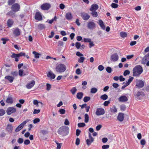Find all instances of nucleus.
I'll return each instance as SVG.
<instances>
[{
	"label": "nucleus",
	"instance_id": "nucleus-27",
	"mask_svg": "<svg viewBox=\"0 0 149 149\" xmlns=\"http://www.w3.org/2000/svg\"><path fill=\"white\" fill-rule=\"evenodd\" d=\"M83 95V93L82 92H79L77 93V97L78 99L81 100L82 98Z\"/></svg>",
	"mask_w": 149,
	"mask_h": 149
},
{
	"label": "nucleus",
	"instance_id": "nucleus-42",
	"mask_svg": "<svg viewBox=\"0 0 149 149\" xmlns=\"http://www.w3.org/2000/svg\"><path fill=\"white\" fill-rule=\"evenodd\" d=\"M56 19H57V17H56V16H54V18L49 20V23L50 24H51L54 21H56Z\"/></svg>",
	"mask_w": 149,
	"mask_h": 149
},
{
	"label": "nucleus",
	"instance_id": "nucleus-61",
	"mask_svg": "<svg viewBox=\"0 0 149 149\" xmlns=\"http://www.w3.org/2000/svg\"><path fill=\"white\" fill-rule=\"evenodd\" d=\"M47 88L46 90L47 91L49 90L51 88V85L49 84H46Z\"/></svg>",
	"mask_w": 149,
	"mask_h": 149
},
{
	"label": "nucleus",
	"instance_id": "nucleus-15",
	"mask_svg": "<svg viewBox=\"0 0 149 149\" xmlns=\"http://www.w3.org/2000/svg\"><path fill=\"white\" fill-rule=\"evenodd\" d=\"M81 17L84 20H88L90 18V15L86 13H81Z\"/></svg>",
	"mask_w": 149,
	"mask_h": 149
},
{
	"label": "nucleus",
	"instance_id": "nucleus-41",
	"mask_svg": "<svg viewBox=\"0 0 149 149\" xmlns=\"http://www.w3.org/2000/svg\"><path fill=\"white\" fill-rule=\"evenodd\" d=\"M91 11L92 12L91 14L93 16L96 17L97 16L98 14L97 12L95 11Z\"/></svg>",
	"mask_w": 149,
	"mask_h": 149
},
{
	"label": "nucleus",
	"instance_id": "nucleus-34",
	"mask_svg": "<svg viewBox=\"0 0 149 149\" xmlns=\"http://www.w3.org/2000/svg\"><path fill=\"white\" fill-rule=\"evenodd\" d=\"M85 117V122L86 123H87L88 122L89 120V116L86 113L84 115Z\"/></svg>",
	"mask_w": 149,
	"mask_h": 149
},
{
	"label": "nucleus",
	"instance_id": "nucleus-40",
	"mask_svg": "<svg viewBox=\"0 0 149 149\" xmlns=\"http://www.w3.org/2000/svg\"><path fill=\"white\" fill-rule=\"evenodd\" d=\"M85 58L83 57H81L78 58V61L79 63H82L83 62Z\"/></svg>",
	"mask_w": 149,
	"mask_h": 149
},
{
	"label": "nucleus",
	"instance_id": "nucleus-19",
	"mask_svg": "<svg viewBox=\"0 0 149 149\" xmlns=\"http://www.w3.org/2000/svg\"><path fill=\"white\" fill-rule=\"evenodd\" d=\"M13 33L15 36H17L20 34V31L19 29L17 28L15 29L13 31Z\"/></svg>",
	"mask_w": 149,
	"mask_h": 149
},
{
	"label": "nucleus",
	"instance_id": "nucleus-12",
	"mask_svg": "<svg viewBox=\"0 0 149 149\" xmlns=\"http://www.w3.org/2000/svg\"><path fill=\"white\" fill-rule=\"evenodd\" d=\"M47 76L51 79H54L56 77L55 74L51 71H50L47 72Z\"/></svg>",
	"mask_w": 149,
	"mask_h": 149
},
{
	"label": "nucleus",
	"instance_id": "nucleus-30",
	"mask_svg": "<svg viewBox=\"0 0 149 149\" xmlns=\"http://www.w3.org/2000/svg\"><path fill=\"white\" fill-rule=\"evenodd\" d=\"M94 139H87L86 140V142L87 145L88 146H90L91 144L93 142Z\"/></svg>",
	"mask_w": 149,
	"mask_h": 149
},
{
	"label": "nucleus",
	"instance_id": "nucleus-51",
	"mask_svg": "<svg viewBox=\"0 0 149 149\" xmlns=\"http://www.w3.org/2000/svg\"><path fill=\"white\" fill-rule=\"evenodd\" d=\"M106 71L109 73H110L112 71V69L111 67H108L106 69Z\"/></svg>",
	"mask_w": 149,
	"mask_h": 149
},
{
	"label": "nucleus",
	"instance_id": "nucleus-2",
	"mask_svg": "<svg viewBox=\"0 0 149 149\" xmlns=\"http://www.w3.org/2000/svg\"><path fill=\"white\" fill-rule=\"evenodd\" d=\"M143 72L142 67L140 65L135 67L133 69V75L134 76H139Z\"/></svg>",
	"mask_w": 149,
	"mask_h": 149
},
{
	"label": "nucleus",
	"instance_id": "nucleus-39",
	"mask_svg": "<svg viewBox=\"0 0 149 149\" xmlns=\"http://www.w3.org/2000/svg\"><path fill=\"white\" fill-rule=\"evenodd\" d=\"M129 79H128V81L126 82V83L127 84V85H129L130 83L134 79V77H130Z\"/></svg>",
	"mask_w": 149,
	"mask_h": 149
},
{
	"label": "nucleus",
	"instance_id": "nucleus-53",
	"mask_svg": "<svg viewBox=\"0 0 149 149\" xmlns=\"http://www.w3.org/2000/svg\"><path fill=\"white\" fill-rule=\"evenodd\" d=\"M83 40L85 42H90L91 41V39L89 38H85Z\"/></svg>",
	"mask_w": 149,
	"mask_h": 149
},
{
	"label": "nucleus",
	"instance_id": "nucleus-20",
	"mask_svg": "<svg viewBox=\"0 0 149 149\" xmlns=\"http://www.w3.org/2000/svg\"><path fill=\"white\" fill-rule=\"evenodd\" d=\"M14 22L11 19H9L7 22V26L8 27H11L13 24Z\"/></svg>",
	"mask_w": 149,
	"mask_h": 149
},
{
	"label": "nucleus",
	"instance_id": "nucleus-54",
	"mask_svg": "<svg viewBox=\"0 0 149 149\" xmlns=\"http://www.w3.org/2000/svg\"><path fill=\"white\" fill-rule=\"evenodd\" d=\"M40 121V119L39 118H37L33 120V123L34 124H36L37 123H38Z\"/></svg>",
	"mask_w": 149,
	"mask_h": 149
},
{
	"label": "nucleus",
	"instance_id": "nucleus-3",
	"mask_svg": "<svg viewBox=\"0 0 149 149\" xmlns=\"http://www.w3.org/2000/svg\"><path fill=\"white\" fill-rule=\"evenodd\" d=\"M56 70L57 72L62 73L64 72L66 70V67L63 64L60 63L56 66Z\"/></svg>",
	"mask_w": 149,
	"mask_h": 149
},
{
	"label": "nucleus",
	"instance_id": "nucleus-21",
	"mask_svg": "<svg viewBox=\"0 0 149 149\" xmlns=\"http://www.w3.org/2000/svg\"><path fill=\"white\" fill-rule=\"evenodd\" d=\"M98 8V6L97 4H93L90 9L91 11H95Z\"/></svg>",
	"mask_w": 149,
	"mask_h": 149
},
{
	"label": "nucleus",
	"instance_id": "nucleus-64",
	"mask_svg": "<svg viewBox=\"0 0 149 149\" xmlns=\"http://www.w3.org/2000/svg\"><path fill=\"white\" fill-rule=\"evenodd\" d=\"M24 143L25 145H29L30 143V141L29 140L26 139L24 141Z\"/></svg>",
	"mask_w": 149,
	"mask_h": 149
},
{
	"label": "nucleus",
	"instance_id": "nucleus-60",
	"mask_svg": "<svg viewBox=\"0 0 149 149\" xmlns=\"http://www.w3.org/2000/svg\"><path fill=\"white\" fill-rule=\"evenodd\" d=\"M81 131L79 129H77L76 130V135L77 136H78L80 134Z\"/></svg>",
	"mask_w": 149,
	"mask_h": 149
},
{
	"label": "nucleus",
	"instance_id": "nucleus-43",
	"mask_svg": "<svg viewBox=\"0 0 149 149\" xmlns=\"http://www.w3.org/2000/svg\"><path fill=\"white\" fill-rule=\"evenodd\" d=\"M39 28L40 29H43L45 28V26L43 24H40L38 25Z\"/></svg>",
	"mask_w": 149,
	"mask_h": 149
},
{
	"label": "nucleus",
	"instance_id": "nucleus-10",
	"mask_svg": "<svg viewBox=\"0 0 149 149\" xmlns=\"http://www.w3.org/2000/svg\"><path fill=\"white\" fill-rule=\"evenodd\" d=\"M51 7V5L47 3L43 4L41 6V8L43 10H48Z\"/></svg>",
	"mask_w": 149,
	"mask_h": 149
},
{
	"label": "nucleus",
	"instance_id": "nucleus-17",
	"mask_svg": "<svg viewBox=\"0 0 149 149\" xmlns=\"http://www.w3.org/2000/svg\"><path fill=\"white\" fill-rule=\"evenodd\" d=\"M128 99L127 97L125 95H122L118 98V101L120 102H125L128 101Z\"/></svg>",
	"mask_w": 149,
	"mask_h": 149
},
{
	"label": "nucleus",
	"instance_id": "nucleus-52",
	"mask_svg": "<svg viewBox=\"0 0 149 149\" xmlns=\"http://www.w3.org/2000/svg\"><path fill=\"white\" fill-rule=\"evenodd\" d=\"M130 71L128 70H125L123 73V75L124 76H126L127 75H128L130 73Z\"/></svg>",
	"mask_w": 149,
	"mask_h": 149
},
{
	"label": "nucleus",
	"instance_id": "nucleus-13",
	"mask_svg": "<svg viewBox=\"0 0 149 149\" xmlns=\"http://www.w3.org/2000/svg\"><path fill=\"white\" fill-rule=\"evenodd\" d=\"M5 79L8 81L10 83H12L14 79V78L13 76L10 75H7L4 77Z\"/></svg>",
	"mask_w": 149,
	"mask_h": 149
},
{
	"label": "nucleus",
	"instance_id": "nucleus-6",
	"mask_svg": "<svg viewBox=\"0 0 149 149\" xmlns=\"http://www.w3.org/2000/svg\"><path fill=\"white\" fill-rule=\"evenodd\" d=\"M144 83L143 81L140 80H136V86L139 88H141L143 87Z\"/></svg>",
	"mask_w": 149,
	"mask_h": 149
},
{
	"label": "nucleus",
	"instance_id": "nucleus-62",
	"mask_svg": "<svg viewBox=\"0 0 149 149\" xmlns=\"http://www.w3.org/2000/svg\"><path fill=\"white\" fill-rule=\"evenodd\" d=\"M98 69L100 71H102L104 69V67L102 65H100L98 67Z\"/></svg>",
	"mask_w": 149,
	"mask_h": 149
},
{
	"label": "nucleus",
	"instance_id": "nucleus-8",
	"mask_svg": "<svg viewBox=\"0 0 149 149\" xmlns=\"http://www.w3.org/2000/svg\"><path fill=\"white\" fill-rule=\"evenodd\" d=\"M105 113L104 110L103 108H97L96 110V114L97 116H100Z\"/></svg>",
	"mask_w": 149,
	"mask_h": 149
},
{
	"label": "nucleus",
	"instance_id": "nucleus-7",
	"mask_svg": "<svg viewBox=\"0 0 149 149\" xmlns=\"http://www.w3.org/2000/svg\"><path fill=\"white\" fill-rule=\"evenodd\" d=\"M11 8L13 11L17 12L19 10L20 6L19 4L16 3L12 6Z\"/></svg>",
	"mask_w": 149,
	"mask_h": 149
},
{
	"label": "nucleus",
	"instance_id": "nucleus-29",
	"mask_svg": "<svg viewBox=\"0 0 149 149\" xmlns=\"http://www.w3.org/2000/svg\"><path fill=\"white\" fill-rule=\"evenodd\" d=\"M111 111V112L116 113L117 112V109L115 106H113L111 108H110Z\"/></svg>",
	"mask_w": 149,
	"mask_h": 149
},
{
	"label": "nucleus",
	"instance_id": "nucleus-59",
	"mask_svg": "<svg viewBox=\"0 0 149 149\" xmlns=\"http://www.w3.org/2000/svg\"><path fill=\"white\" fill-rule=\"evenodd\" d=\"M1 40L3 41V44L4 45L6 44V42L8 40L7 39L4 38H2Z\"/></svg>",
	"mask_w": 149,
	"mask_h": 149
},
{
	"label": "nucleus",
	"instance_id": "nucleus-18",
	"mask_svg": "<svg viewBox=\"0 0 149 149\" xmlns=\"http://www.w3.org/2000/svg\"><path fill=\"white\" fill-rule=\"evenodd\" d=\"M118 59V56L117 54H114L112 55L111 57V60L113 61H116Z\"/></svg>",
	"mask_w": 149,
	"mask_h": 149
},
{
	"label": "nucleus",
	"instance_id": "nucleus-57",
	"mask_svg": "<svg viewBox=\"0 0 149 149\" xmlns=\"http://www.w3.org/2000/svg\"><path fill=\"white\" fill-rule=\"evenodd\" d=\"M59 112L61 114H64L65 112V110L64 109H61L59 110Z\"/></svg>",
	"mask_w": 149,
	"mask_h": 149
},
{
	"label": "nucleus",
	"instance_id": "nucleus-36",
	"mask_svg": "<svg viewBox=\"0 0 149 149\" xmlns=\"http://www.w3.org/2000/svg\"><path fill=\"white\" fill-rule=\"evenodd\" d=\"M19 75L20 76H24L26 74L23 73V70H19Z\"/></svg>",
	"mask_w": 149,
	"mask_h": 149
},
{
	"label": "nucleus",
	"instance_id": "nucleus-44",
	"mask_svg": "<svg viewBox=\"0 0 149 149\" xmlns=\"http://www.w3.org/2000/svg\"><path fill=\"white\" fill-rule=\"evenodd\" d=\"M15 14V13H14V11L13 10L10 11L8 12L7 14L6 15H8L10 16H11Z\"/></svg>",
	"mask_w": 149,
	"mask_h": 149
},
{
	"label": "nucleus",
	"instance_id": "nucleus-31",
	"mask_svg": "<svg viewBox=\"0 0 149 149\" xmlns=\"http://www.w3.org/2000/svg\"><path fill=\"white\" fill-rule=\"evenodd\" d=\"M147 61V55H146L143 58L141 61V63L143 64H145Z\"/></svg>",
	"mask_w": 149,
	"mask_h": 149
},
{
	"label": "nucleus",
	"instance_id": "nucleus-38",
	"mask_svg": "<svg viewBox=\"0 0 149 149\" xmlns=\"http://www.w3.org/2000/svg\"><path fill=\"white\" fill-rule=\"evenodd\" d=\"M91 99V98L89 97L86 96L83 99L84 102H86L89 101Z\"/></svg>",
	"mask_w": 149,
	"mask_h": 149
},
{
	"label": "nucleus",
	"instance_id": "nucleus-24",
	"mask_svg": "<svg viewBox=\"0 0 149 149\" xmlns=\"http://www.w3.org/2000/svg\"><path fill=\"white\" fill-rule=\"evenodd\" d=\"M13 127L11 124H8L6 128L7 131L10 133H11L13 131Z\"/></svg>",
	"mask_w": 149,
	"mask_h": 149
},
{
	"label": "nucleus",
	"instance_id": "nucleus-28",
	"mask_svg": "<svg viewBox=\"0 0 149 149\" xmlns=\"http://www.w3.org/2000/svg\"><path fill=\"white\" fill-rule=\"evenodd\" d=\"M33 54L34 55V57L36 58H39L41 54L38 53L36 51H33Z\"/></svg>",
	"mask_w": 149,
	"mask_h": 149
},
{
	"label": "nucleus",
	"instance_id": "nucleus-23",
	"mask_svg": "<svg viewBox=\"0 0 149 149\" xmlns=\"http://www.w3.org/2000/svg\"><path fill=\"white\" fill-rule=\"evenodd\" d=\"M10 57L12 58H15V61L17 62L19 60L18 58L19 57L17 54H15L14 53H12V55L10 56Z\"/></svg>",
	"mask_w": 149,
	"mask_h": 149
},
{
	"label": "nucleus",
	"instance_id": "nucleus-9",
	"mask_svg": "<svg viewBox=\"0 0 149 149\" xmlns=\"http://www.w3.org/2000/svg\"><path fill=\"white\" fill-rule=\"evenodd\" d=\"M16 111V109L15 108L13 107H10L8 108L6 111V113L8 115H10L11 113L15 112Z\"/></svg>",
	"mask_w": 149,
	"mask_h": 149
},
{
	"label": "nucleus",
	"instance_id": "nucleus-55",
	"mask_svg": "<svg viewBox=\"0 0 149 149\" xmlns=\"http://www.w3.org/2000/svg\"><path fill=\"white\" fill-rule=\"evenodd\" d=\"M40 110L39 109L37 110L36 109H35L33 111V114H38L40 113Z\"/></svg>",
	"mask_w": 149,
	"mask_h": 149
},
{
	"label": "nucleus",
	"instance_id": "nucleus-47",
	"mask_svg": "<svg viewBox=\"0 0 149 149\" xmlns=\"http://www.w3.org/2000/svg\"><path fill=\"white\" fill-rule=\"evenodd\" d=\"M85 124L84 123H79L78 124V126L79 127H83L85 126Z\"/></svg>",
	"mask_w": 149,
	"mask_h": 149
},
{
	"label": "nucleus",
	"instance_id": "nucleus-58",
	"mask_svg": "<svg viewBox=\"0 0 149 149\" xmlns=\"http://www.w3.org/2000/svg\"><path fill=\"white\" fill-rule=\"evenodd\" d=\"M76 73L78 75L80 74H81V72L80 69L77 68L76 70Z\"/></svg>",
	"mask_w": 149,
	"mask_h": 149
},
{
	"label": "nucleus",
	"instance_id": "nucleus-37",
	"mask_svg": "<svg viewBox=\"0 0 149 149\" xmlns=\"http://www.w3.org/2000/svg\"><path fill=\"white\" fill-rule=\"evenodd\" d=\"M120 36L122 38L125 37L127 36V34L126 32H121L120 33Z\"/></svg>",
	"mask_w": 149,
	"mask_h": 149
},
{
	"label": "nucleus",
	"instance_id": "nucleus-4",
	"mask_svg": "<svg viewBox=\"0 0 149 149\" xmlns=\"http://www.w3.org/2000/svg\"><path fill=\"white\" fill-rule=\"evenodd\" d=\"M29 119H26L24 121L23 123L20 124L15 129V131L17 132L20 131L23 128L24 125L29 121Z\"/></svg>",
	"mask_w": 149,
	"mask_h": 149
},
{
	"label": "nucleus",
	"instance_id": "nucleus-46",
	"mask_svg": "<svg viewBox=\"0 0 149 149\" xmlns=\"http://www.w3.org/2000/svg\"><path fill=\"white\" fill-rule=\"evenodd\" d=\"M120 110L122 111H125L126 108L125 106L123 105H120Z\"/></svg>",
	"mask_w": 149,
	"mask_h": 149
},
{
	"label": "nucleus",
	"instance_id": "nucleus-25",
	"mask_svg": "<svg viewBox=\"0 0 149 149\" xmlns=\"http://www.w3.org/2000/svg\"><path fill=\"white\" fill-rule=\"evenodd\" d=\"M99 24L101 28L103 30H104L105 29V26L104 25L103 22L102 20L100 19L99 21Z\"/></svg>",
	"mask_w": 149,
	"mask_h": 149
},
{
	"label": "nucleus",
	"instance_id": "nucleus-16",
	"mask_svg": "<svg viewBox=\"0 0 149 149\" xmlns=\"http://www.w3.org/2000/svg\"><path fill=\"white\" fill-rule=\"evenodd\" d=\"M124 118V114L122 113H119L117 117L118 120L120 122H122Z\"/></svg>",
	"mask_w": 149,
	"mask_h": 149
},
{
	"label": "nucleus",
	"instance_id": "nucleus-49",
	"mask_svg": "<svg viewBox=\"0 0 149 149\" xmlns=\"http://www.w3.org/2000/svg\"><path fill=\"white\" fill-rule=\"evenodd\" d=\"M111 6L112 8H116L118 7V5L116 3H113L111 4Z\"/></svg>",
	"mask_w": 149,
	"mask_h": 149
},
{
	"label": "nucleus",
	"instance_id": "nucleus-50",
	"mask_svg": "<svg viewBox=\"0 0 149 149\" xmlns=\"http://www.w3.org/2000/svg\"><path fill=\"white\" fill-rule=\"evenodd\" d=\"M11 74L14 76H16L18 75V72L17 71L12 72Z\"/></svg>",
	"mask_w": 149,
	"mask_h": 149
},
{
	"label": "nucleus",
	"instance_id": "nucleus-11",
	"mask_svg": "<svg viewBox=\"0 0 149 149\" xmlns=\"http://www.w3.org/2000/svg\"><path fill=\"white\" fill-rule=\"evenodd\" d=\"M35 84V82L34 80H32L27 84L26 87L28 89H29L33 87Z\"/></svg>",
	"mask_w": 149,
	"mask_h": 149
},
{
	"label": "nucleus",
	"instance_id": "nucleus-5",
	"mask_svg": "<svg viewBox=\"0 0 149 149\" xmlns=\"http://www.w3.org/2000/svg\"><path fill=\"white\" fill-rule=\"evenodd\" d=\"M96 24L93 21H91L87 23V27L90 30H93L96 27Z\"/></svg>",
	"mask_w": 149,
	"mask_h": 149
},
{
	"label": "nucleus",
	"instance_id": "nucleus-45",
	"mask_svg": "<svg viewBox=\"0 0 149 149\" xmlns=\"http://www.w3.org/2000/svg\"><path fill=\"white\" fill-rule=\"evenodd\" d=\"M5 113V111L3 109H0V116H2L4 115Z\"/></svg>",
	"mask_w": 149,
	"mask_h": 149
},
{
	"label": "nucleus",
	"instance_id": "nucleus-63",
	"mask_svg": "<svg viewBox=\"0 0 149 149\" xmlns=\"http://www.w3.org/2000/svg\"><path fill=\"white\" fill-rule=\"evenodd\" d=\"M109 146L108 145H104L102 146V149H108L109 148Z\"/></svg>",
	"mask_w": 149,
	"mask_h": 149
},
{
	"label": "nucleus",
	"instance_id": "nucleus-48",
	"mask_svg": "<svg viewBox=\"0 0 149 149\" xmlns=\"http://www.w3.org/2000/svg\"><path fill=\"white\" fill-rule=\"evenodd\" d=\"M75 46L77 49H79L81 47V44L79 42H77L75 43Z\"/></svg>",
	"mask_w": 149,
	"mask_h": 149
},
{
	"label": "nucleus",
	"instance_id": "nucleus-33",
	"mask_svg": "<svg viewBox=\"0 0 149 149\" xmlns=\"http://www.w3.org/2000/svg\"><path fill=\"white\" fill-rule=\"evenodd\" d=\"M77 89L75 87H73L70 90V92L73 95L75 94L76 92L77 91Z\"/></svg>",
	"mask_w": 149,
	"mask_h": 149
},
{
	"label": "nucleus",
	"instance_id": "nucleus-26",
	"mask_svg": "<svg viewBox=\"0 0 149 149\" xmlns=\"http://www.w3.org/2000/svg\"><path fill=\"white\" fill-rule=\"evenodd\" d=\"M65 17L68 20L71 19L72 18V16L71 13L68 12L66 13Z\"/></svg>",
	"mask_w": 149,
	"mask_h": 149
},
{
	"label": "nucleus",
	"instance_id": "nucleus-56",
	"mask_svg": "<svg viewBox=\"0 0 149 149\" xmlns=\"http://www.w3.org/2000/svg\"><path fill=\"white\" fill-rule=\"evenodd\" d=\"M80 140L78 138H77L76 139V142H75L76 145L77 146L79 145L80 143Z\"/></svg>",
	"mask_w": 149,
	"mask_h": 149
},
{
	"label": "nucleus",
	"instance_id": "nucleus-32",
	"mask_svg": "<svg viewBox=\"0 0 149 149\" xmlns=\"http://www.w3.org/2000/svg\"><path fill=\"white\" fill-rule=\"evenodd\" d=\"M108 98V96L106 94L102 95L100 97L101 99L104 100H107Z\"/></svg>",
	"mask_w": 149,
	"mask_h": 149
},
{
	"label": "nucleus",
	"instance_id": "nucleus-1",
	"mask_svg": "<svg viewBox=\"0 0 149 149\" xmlns=\"http://www.w3.org/2000/svg\"><path fill=\"white\" fill-rule=\"evenodd\" d=\"M69 131V128L68 126H63L58 128L57 132L59 134L64 136L68 134Z\"/></svg>",
	"mask_w": 149,
	"mask_h": 149
},
{
	"label": "nucleus",
	"instance_id": "nucleus-35",
	"mask_svg": "<svg viewBox=\"0 0 149 149\" xmlns=\"http://www.w3.org/2000/svg\"><path fill=\"white\" fill-rule=\"evenodd\" d=\"M97 91V88H92L91 90V93H95Z\"/></svg>",
	"mask_w": 149,
	"mask_h": 149
},
{
	"label": "nucleus",
	"instance_id": "nucleus-22",
	"mask_svg": "<svg viewBox=\"0 0 149 149\" xmlns=\"http://www.w3.org/2000/svg\"><path fill=\"white\" fill-rule=\"evenodd\" d=\"M6 102L8 104H12L13 102V98L10 96H8L6 100Z\"/></svg>",
	"mask_w": 149,
	"mask_h": 149
},
{
	"label": "nucleus",
	"instance_id": "nucleus-14",
	"mask_svg": "<svg viewBox=\"0 0 149 149\" xmlns=\"http://www.w3.org/2000/svg\"><path fill=\"white\" fill-rule=\"evenodd\" d=\"M35 18L36 19L40 21L42 19V17L40 12H37L36 13Z\"/></svg>",
	"mask_w": 149,
	"mask_h": 149
}]
</instances>
